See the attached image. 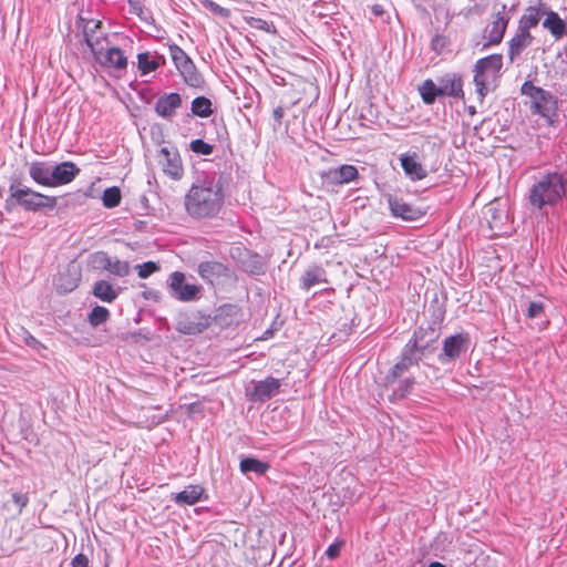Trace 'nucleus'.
<instances>
[{"label": "nucleus", "instance_id": "1", "mask_svg": "<svg viewBox=\"0 0 567 567\" xmlns=\"http://www.w3.org/2000/svg\"><path fill=\"white\" fill-rule=\"evenodd\" d=\"M225 193L221 177L204 173L196 177L185 194V210L194 219H212L221 210Z\"/></svg>", "mask_w": 567, "mask_h": 567}, {"label": "nucleus", "instance_id": "2", "mask_svg": "<svg viewBox=\"0 0 567 567\" xmlns=\"http://www.w3.org/2000/svg\"><path fill=\"white\" fill-rule=\"evenodd\" d=\"M440 334V327L435 321L417 327L403 347L398 362L389 371L388 381H395L410 368L416 367L421 361L432 357L437 349Z\"/></svg>", "mask_w": 567, "mask_h": 567}, {"label": "nucleus", "instance_id": "3", "mask_svg": "<svg viewBox=\"0 0 567 567\" xmlns=\"http://www.w3.org/2000/svg\"><path fill=\"white\" fill-rule=\"evenodd\" d=\"M567 194V176L558 171L546 172L528 190L529 205L538 210L556 206Z\"/></svg>", "mask_w": 567, "mask_h": 567}, {"label": "nucleus", "instance_id": "4", "mask_svg": "<svg viewBox=\"0 0 567 567\" xmlns=\"http://www.w3.org/2000/svg\"><path fill=\"white\" fill-rule=\"evenodd\" d=\"M520 94L529 97V110L533 114L545 118L548 126L557 127L558 99L551 92L536 86L532 81H525L520 86Z\"/></svg>", "mask_w": 567, "mask_h": 567}, {"label": "nucleus", "instance_id": "5", "mask_svg": "<svg viewBox=\"0 0 567 567\" xmlns=\"http://www.w3.org/2000/svg\"><path fill=\"white\" fill-rule=\"evenodd\" d=\"M503 55L491 54L478 59L473 69L475 85V93L480 102H483L485 96L493 92L498 84L502 75Z\"/></svg>", "mask_w": 567, "mask_h": 567}, {"label": "nucleus", "instance_id": "6", "mask_svg": "<svg viewBox=\"0 0 567 567\" xmlns=\"http://www.w3.org/2000/svg\"><path fill=\"white\" fill-rule=\"evenodd\" d=\"M10 192L11 198H14L17 204L28 212L54 209L58 203L56 197L41 194L27 186L14 188V185L11 184Z\"/></svg>", "mask_w": 567, "mask_h": 567}, {"label": "nucleus", "instance_id": "7", "mask_svg": "<svg viewBox=\"0 0 567 567\" xmlns=\"http://www.w3.org/2000/svg\"><path fill=\"white\" fill-rule=\"evenodd\" d=\"M470 344L471 338L466 332L446 337L442 342V351L437 355L439 362L443 365L455 362L467 351Z\"/></svg>", "mask_w": 567, "mask_h": 567}, {"label": "nucleus", "instance_id": "8", "mask_svg": "<svg viewBox=\"0 0 567 567\" xmlns=\"http://www.w3.org/2000/svg\"><path fill=\"white\" fill-rule=\"evenodd\" d=\"M168 287L171 296L182 302L195 301L202 296V287L187 282L185 275L181 271H174L169 276Z\"/></svg>", "mask_w": 567, "mask_h": 567}, {"label": "nucleus", "instance_id": "9", "mask_svg": "<svg viewBox=\"0 0 567 567\" xmlns=\"http://www.w3.org/2000/svg\"><path fill=\"white\" fill-rule=\"evenodd\" d=\"M89 264L93 269L105 270L116 277H125L130 274V264L117 258L110 257L105 251H95L90 255Z\"/></svg>", "mask_w": 567, "mask_h": 567}, {"label": "nucleus", "instance_id": "10", "mask_svg": "<svg viewBox=\"0 0 567 567\" xmlns=\"http://www.w3.org/2000/svg\"><path fill=\"white\" fill-rule=\"evenodd\" d=\"M281 386L280 380L268 377L261 381L252 380L246 388V396L255 403H264L275 396Z\"/></svg>", "mask_w": 567, "mask_h": 567}, {"label": "nucleus", "instance_id": "11", "mask_svg": "<svg viewBox=\"0 0 567 567\" xmlns=\"http://www.w3.org/2000/svg\"><path fill=\"white\" fill-rule=\"evenodd\" d=\"M159 164L165 175L174 181L184 176V166L178 150L175 146H163L158 152Z\"/></svg>", "mask_w": 567, "mask_h": 567}, {"label": "nucleus", "instance_id": "12", "mask_svg": "<svg viewBox=\"0 0 567 567\" xmlns=\"http://www.w3.org/2000/svg\"><path fill=\"white\" fill-rule=\"evenodd\" d=\"M385 198L390 213L394 218H400L405 221H415L424 215V212L420 207L405 202L402 197L386 194Z\"/></svg>", "mask_w": 567, "mask_h": 567}, {"label": "nucleus", "instance_id": "13", "mask_svg": "<svg viewBox=\"0 0 567 567\" xmlns=\"http://www.w3.org/2000/svg\"><path fill=\"white\" fill-rule=\"evenodd\" d=\"M92 54L96 63L102 68H112L116 71H125L127 68V58L117 47L104 50L103 45H101L99 49H95Z\"/></svg>", "mask_w": 567, "mask_h": 567}, {"label": "nucleus", "instance_id": "14", "mask_svg": "<svg viewBox=\"0 0 567 567\" xmlns=\"http://www.w3.org/2000/svg\"><path fill=\"white\" fill-rule=\"evenodd\" d=\"M506 4L503 3L502 10L492 14V22L486 29L487 42L484 43V49L502 42L511 20V17L506 13Z\"/></svg>", "mask_w": 567, "mask_h": 567}, {"label": "nucleus", "instance_id": "15", "mask_svg": "<svg viewBox=\"0 0 567 567\" xmlns=\"http://www.w3.org/2000/svg\"><path fill=\"white\" fill-rule=\"evenodd\" d=\"M81 169L71 161L52 164L49 187H59L73 182Z\"/></svg>", "mask_w": 567, "mask_h": 567}, {"label": "nucleus", "instance_id": "16", "mask_svg": "<svg viewBox=\"0 0 567 567\" xmlns=\"http://www.w3.org/2000/svg\"><path fill=\"white\" fill-rule=\"evenodd\" d=\"M182 103L183 100L179 93H165L156 100L154 111L159 117L171 121Z\"/></svg>", "mask_w": 567, "mask_h": 567}, {"label": "nucleus", "instance_id": "17", "mask_svg": "<svg viewBox=\"0 0 567 567\" xmlns=\"http://www.w3.org/2000/svg\"><path fill=\"white\" fill-rule=\"evenodd\" d=\"M197 272L207 284L214 285L221 278L229 277V268L223 262L216 260H205L199 262Z\"/></svg>", "mask_w": 567, "mask_h": 567}, {"label": "nucleus", "instance_id": "18", "mask_svg": "<svg viewBox=\"0 0 567 567\" xmlns=\"http://www.w3.org/2000/svg\"><path fill=\"white\" fill-rule=\"evenodd\" d=\"M404 174L413 182L422 181L427 176V171L421 164L417 153H403L399 157Z\"/></svg>", "mask_w": 567, "mask_h": 567}, {"label": "nucleus", "instance_id": "19", "mask_svg": "<svg viewBox=\"0 0 567 567\" xmlns=\"http://www.w3.org/2000/svg\"><path fill=\"white\" fill-rule=\"evenodd\" d=\"M442 96H450L456 100L464 99L463 80L457 73H445L437 78Z\"/></svg>", "mask_w": 567, "mask_h": 567}, {"label": "nucleus", "instance_id": "20", "mask_svg": "<svg viewBox=\"0 0 567 567\" xmlns=\"http://www.w3.org/2000/svg\"><path fill=\"white\" fill-rule=\"evenodd\" d=\"M83 37L91 52L102 45L107 35L102 31V22L96 19H89L83 24Z\"/></svg>", "mask_w": 567, "mask_h": 567}, {"label": "nucleus", "instance_id": "21", "mask_svg": "<svg viewBox=\"0 0 567 567\" xmlns=\"http://www.w3.org/2000/svg\"><path fill=\"white\" fill-rule=\"evenodd\" d=\"M534 41V37L529 31L517 28V31L513 38L508 41L507 55L511 62H514L522 52L528 48Z\"/></svg>", "mask_w": 567, "mask_h": 567}, {"label": "nucleus", "instance_id": "22", "mask_svg": "<svg viewBox=\"0 0 567 567\" xmlns=\"http://www.w3.org/2000/svg\"><path fill=\"white\" fill-rule=\"evenodd\" d=\"M319 284H328L327 272L323 267L312 265L303 271L300 279V288L308 291L310 288Z\"/></svg>", "mask_w": 567, "mask_h": 567}, {"label": "nucleus", "instance_id": "23", "mask_svg": "<svg viewBox=\"0 0 567 567\" xmlns=\"http://www.w3.org/2000/svg\"><path fill=\"white\" fill-rule=\"evenodd\" d=\"M52 162L34 161L29 164V175L34 183L49 187Z\"/></svg>", "mask_w": 567, "mask_h": 567}, {"label": "nucleus", "instance_id": "24", "mask_svg": "<svg viewBox=\"0 0 567 567\" xmlns=\"http://www.w3.org/2000/svg\"><path fill=\"white\" fill-rule=\"evenodd\" d=\"M359 176L358 168L353 165L344 164L337 168H331L327 173V179L331 184H348Z\"/></svg>", "mask_w": 567, "mask_h": 567}, {"label": "nucleus", "instance_id": "25", "mask_svg": "<svg viewBox=\"0 0 567 567\" xmlns=\"http://www.w3.org/2000/svg\"><path fill=\"white\" fill-rule=\"evenodd\" d=\"M164 62L165 58L156 52L146 51L137 54V70L141 75L156 71Z\"/></svg>", "mask_w": 567, "mask_h": 567}, {"label": "nucleus", "instance_id": "26", "mask_svg": "<svg viewBox=\"0 0 567 567\" xmlns=\"http://www.w3.org/2000/svg\"><path fill=\"white\" fill-rule=\"evenodd\" d=\"M204 488L200 485H188L182 492L175 494L172 499L177 505H195L202 498Z\"/></svg>", "mask_w": 567, "mask_h": 567}, {"label": "nucleus", "instance_id": "27", "mask_svg": "<svg viewBox=\"0 0 567 567\" xmlns=\"http://www.w3.org/2000/svg\"><path fill=\"white\" fill-rule=\"evenodd\" d=\"M547 17L543 22V28L547 29L553 37L561 39L567 34V24L555 11L546 13Z\"/></svg>", "mask_w": 567, "mask_h": 567}, {"label": "nucleus", "instance_id": "28", "mask_svg": "<svg viewBox=\"0 0 567 567\" xmlns=\"http://www.w3.org/2000/svg\"><path fill=\"white\" fill-rule=\"evenodd\" d=\"M544 13L539 7H528L518 21V28L530 32V29L538 25Z\"/></svg>", "mask_w": 567, "mask_h": 567}, {"label": "nucleus", "instance_id": "29", "mask_svg": "<svg viewBox=\"0 0 567 567\" xmlns=\"http://www.w3.org/2000/svg\"><path fill=\"white\" fill-rule=\"evenodd\" d=\"M92 293L104 302H112L118 296L117 290L107 280H97L93 286Z\"/></svg>", "mask_w": 567, "mask_h": 567}, {"label": "nucleus", "instance_id": "30", "mask_svg": "<svg viewBox=\"0 0 567 567\" xmlns=\"http://www.w3.org/2000/svg\"><path fill=\"white\" fill-rule=\"evenodd\" d=\"M269 464L255 457H244L240 461L239 468L245 475L255 473L258 476L264 475L269 470Z\"/></svg>", "mask_w": 567, "mask_h": 567}, {"label": "nucleus", "instance_id": "31", "mask_svg": "<svg viewBox=\"0 0 567 567\" xmlns=\"http://www.w3.org/2000/svg\"><path fill=\"white\" fill-rule=\"evenodd\" d=\"M178 72L183 76L185 83L192 87H202L205 82L203 75L197 70L193 61L184 65V68Z\"/></svg>", "mask_w": 567, "mask_h": 567}, {"label": "nucleus", "instance_id": "32", "mask_svg": "<svg viewBox=\"0 0 567 567\" xmlns=\"http://www.w3.org/2000/svg\"><path fill=\"white\" fill-rule=\"evenodd\" d=\"M419 91L423 102L427 105L433 104L437 97L442 96L439 83H435L431 79L423 81V83L419 87Z\"/></svg>", "mask_w": 567, "mask_h": 567}, {"label": "nucleus", "instance_id": "33", "mask_svg": "<svg viewBox=\"0 0 567 567\" xmlns=\"http://www.w3.org/2000/svg\"><path fill=\"white\" fill-rule=\"evenodd\" d=\"M190 112L194 116L209 117L214 113L213 102L206 96H197L190 103Z\"/></svg>", "mask_w": 567, "mask_h": 567}, {"label": "nucleus", "instance_id": "34", "mask_svg": "<svg viewBox=\"0 0 567 567\" xmlns=\"http://www.w3.org/2000/svg\"><path fill=\"white\" fill-rule=\"evenodd\" d=\"M239 308L235 305H224L218 308L216 318L220 324L230 326L238 321Z\"/></svg>", "mask_w": 567, "mask_h": 567}, {"label": "nucleus", "instance_id": "35", "mask_svg": "<svg viewBox=\"0 0 567 567\" xmlns=\"http://www.w3.org/2000/svg\"><path fill=\"white\" fill-rule=\"evenodd\" d=\"M171 58L176 66V69L179 71L184 68V65L188 64L190 61H193L186 52L178 47L177 44H171L168 47Z\"/></svg>", "mask_w": 567, "mask_h": 567}, {"label": "nucleus", "instance_id": "36", "mask_svg": "<svg viewBox=\"0 0 567 567\" xmlns=\"http://www.w3.org/2000/svg\"><path fill=\"white\" fill-rule=\"evenodd\" d=\"M110 317V311L102 306H95L89 315V322L92 327L104 323Z\"/></svg>", "mask_w": 567, "mask_h": 567}, {"label": "nucleus", "instance_id": "37", "mask_svg": "<svg viewBox=\"0 0 567 567\" xmlns=\"http://www.w3.org/2000/svg\"><path fill=\"white\" fill-rule=\"evenodd\" d=\"M103 205L107 208L116 207L121 202V192L117 187H109L103 192Z\"/></svg>", "mask_w": 567, "mask_h": 567}, {"label": "nucleus", "instance_id": "38", "mask_svg": "<svg viewBox=\"0 0 567 567\" xmlns=\"http://www.w3.org/2000/svg\"><path fill=\"white\" fill-rule=\"evenodd\" d=\"M244 270L250 275L259 276L265 272L264 264L258 255H254L243 264Z\"/></svg>", "mask_w": 567, "mask_h": 567}, {"label": "nucleus", "instance_id": "39", "mask_svg": "<svg viewBox=\"0 0 567 567\" xmlns=\"http://www.w3.org/2000/svg\"><path fill=\"white\" fill-rule=\"evenodd\" d=\"M189 150L198 155H212L214 152V145L205 142L202 138L194 140L189 143Z\"/></svg>", "mask_w": 567, "mask_h": 567}, {"label": "nucleus", "instance_id": "40", "mask_svg": "<svg viewBox=\"0 0 567 567\" xmlns=\"http://www.w3.org/2000/svg\"><path fill=\"white\" fill-rule=\"evenodd\" d=\"M415 384V380L413 378H406L399 381L398 386L393 391V395L398 399H404L409 395Z\"/></svg>", "mask_w": 567, "mask_h": 567}, {"label": "nucleus", "instance_id": "41", "mask_svg": "<svg viewBox=\"0 0 567 567\" xmlns=\"http://www.w3.org/2000/svg\"><path fill=\"white\" fill-rule=\"evenodd\" d=\"M177 330L185 334H196L202 332L203 329L199 323L188 320H179L177 323Z\"/></svg>", "mask_w": 567, "mask_h": 567}, {"label": "nucleus", "instance_id": "42", "mask_svg": "<svg viewBox=\"0 0 567 567\" xmlns=\"http://www.w3.org/2000/svg\"><path fill=\"white\" fill-rule=\"evenodd\" d=\"M203 4L212 13L217 14L221 18H228L230 16L229 9L219 6L218 3H216L213 0H204Z\"/></svg>", "mask_w": 567, "mask_h": 567}, {"label": "nucleus", "instance_id": "43", "mask_svg": "<svg viewBox=\"0 0 567 567\" xmlns=\"http://www.w3.org/2000/svg\"><path fill=\"white\" fill-rule=\"evenodd\" d=\"M136 268H137L138 277L142 279L147 278L153 272L158 270V266L154 261H146L142 265H137Z\"/></svg>", "mask_w": 567, "mask_h": 567}, {"label": "nucleus", "instance_id": "44", "mask_svg": "<svg viewBox=\"0 0 567 567\" xmlns=\"http://www.w3.org/2000/svg\"><path fill=\"white\" fill-rule=\"evenodd\" d=\"M246 22L248 23L249 27H251L254 29L262 30V31H267V32L270 31L271 24L261 18L248 17V18H246Z\"/></svg>", "mask_w": 567, "mask_h": 567}, {"label": "nucleus", "instance_id": "45", "mask_svg": "<svg viewBox=\"0 0 567 567\" xmlns=\"http://www.w3.org/2000/svg\"><path fill=\"white\" fill-rule=\"evenodd\" d=\"M131 13L136 14L140 19L146 20L144 17V0H127Z\"/></svg>", "mask_w": 567, "mask_h": 567}, {"label": "nucleus", "instance_id": "46", "mask_svg": "<svg viewBox=\"0 0 567 567\" xmlns=\"http://www.w3.org/2000/svg\"><path fill=\"white\" fill-rule=\"evenodd\" d=\"M12 501L13 503L18 506V512L21 513L22 509L28 505L29 503V496L27 493H20V492H14L12 493Z\"/></svg>", "mask_w": 567, "mask_h": 567}, {"label": "nucleus", "instance_id": "47", "mask_svg": "<svg viewBox=\"0 0 567 567\" xmlns=\"http://www.w3.org/2000/svg\"><path fill=\"white\" fill-rule=\"evenodd\" d=\"M544 311L543 302L533 301L527 308V317L530 319L539 317Z\"/></svg>", "mask_w": 567, "mask_h": 567}, {"label": "nucleus", "instance_id": "48", "mask_svg": "<svg viewBox=\"0 0 567 567\" xmlns=\"http://www.w3.org/2000/svg\"><path fill=\"white\" fill-rule=\"evenodd\" d=\"M343 545V540H337L329 545V547L326 550V556L329 559H336L340 555L341 547Z\"/></svg>", "mask_w": 567, "mask_h": 567}, {"label": "nucleus", "instance_id": "49", "mask_svg": "<svg viewBox=\"0 0 567 567\" xmlns=\"http://www.w3.org/2000/svg\"><path fill=\"white\" fill-rule=\"evenodd\" d=\"M285 115V110L282 106H277L272 111V118H274V128L277 130L281 126V122Z\"/></svg>", "mask_w": 567, "mask_h": 567}, {"label": "nucleus", "instance_id": "50", "mask_svg": "<svg viewBox=\"0 0 567 567\" xmlns=\"http://www.w3.org/2000/svg\"><path fill=\"white\" fill-rule=\"evenodd\" d=\"M87 566H89V559L82 553L75 555L71 560V567H87Z\"/></svg>", "mask_w": 567, "mask_h": 567}, {"label": "nucleus", "instance_id": "51", "mask_svg": "<svg viewBox=\"0 0 567 567\" xmlns=\"http://www.w3.org/2000/svg\"><path fill=\"white\" fill-rule=\"evenodd\" d=\"M24 342L32 349L39 350L40 348H43L42 343L29 332H25Z\"/></svg>", "mask_w": 567, "mask_h": 567}, {"label": "nucleus", "instance_id": "52", "mask_svg": "<svg viewBox=\"0 0 567 567\" xmlns=\"http://www.w3.org/2000/svg\"><path fill=\"white\" fill-rule=\"evenodd\" d=\"M18 205L14 198H11V195L6 199V209L11 212L13 206Z\"/></svg>", "mask_w": 567, "mask_h": 567}, {"label": "nucleus", "instance_id": "53", "mask_svg": "<svg viewBox=\"0 0 567 567\" xmlns=\"http://www.w3.org/2000/svg\"><path fill=\"white\" fill-rule=\"evenodd\" d=\"M372 12H373V14H375L377 17L382 16V14H383V8H382V6H380V4H374V6L372 7Z\"/></svg>", "mask_w": 567, "mask_h": 567}, {"label": "nucleus", "instance_id": "54", "mask_svg": "<svg viewBox=\"0 0 567 567\" xmlns=\"http://www.w3.org/2000/svg\"><path fill=\"white\" fill-rule=\"evenodd\" d=\"M427 567H445V565L440 561H432Z\"/></svg>", "mask_w": 567, "mask_h": 567}, {"label": "nucleus", "instance_id": "55", "mask_svg": "<svg viewBox=\"0 0 567 567\" xmlns=\"http://www.w3.org/2000/svg\"><path fill=\"white\" fill-rule=\"evenodd\" d=\"M76 287V284L75 282H72V284H69L64 290L65 291H72L74 288Z\"/></svg>", "mask_w": 567, "mask_h": 567}, {"label": "nucleus", "instance_id": "56", "mask_svg": "<svg viewBox=\"0 0 567 567\" xmlns=\"http://www.w3.org/2000/svg\"><path fill=\"white\" fill-rule=\"evenodd\" d=\"M470 113L474 114L475 113V109L474 107H470Z\"/></svg>", "mask_w": 567, "mask_h": 567}]
</instances>
